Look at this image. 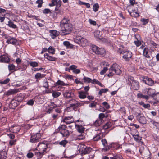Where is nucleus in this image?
Instances as JSON below:
<instances>
[{"instance_id": "obj_1", "label": "nucleus", "mask_w": 159, "mask_h": 159, "mask_svg": "<svg viewBox=\"0 0 159 159\" xmlns=\"http://www.w3.org/2000/svg\"><path fill=\"white\" fill-rule=\"evenodd\" d=\"M120 67L118 64H114L112 65L109 70V73L107 76L109 77H112L115 74L120 75L121 73Z\"/></svg>"}, {"instance_id": "obj_2", "label": "nucleus", "mask_w": 159, "mask_h": 159, "mask_svg": "<svg viewBox=\"0 0 159 159\" xmlns=\"http://www.w3.org/2000/svg\"><path fill=\"white\" fill-rule=\"evenodd\" d=\"M60 26L61 31V34L62 35H66L70 34L71 32L72 25L71 23H67Z\"/></svg>"}, {"instance_id": "obj_3", "label": "nucleus", "mask_w": 159, "mask_h": 159, "mask_svg": "<svg viewBox=\"0 0 159 159\" xmlns=\"http://www.w3.org/2000/svg\"><path fill=\"white\" fill-rule=\"evenodd\" d=\"M118 52L120 54H124L122 57L126 61H129L132 56L131 52L129 51H125L123 49H119Z\"/></svg>"}, {"instance_id": "obj_4", "label": "nucleus", "mask_w": 159, "mask_h": 159, "mask_svg": "<svg viewBox=\"0 0 159 159\" xmlns=\"http://www.w3.org/2000/svg\"><path fill=\"white\" fill-rule=\"evenodd\" d=\"M91 49L96 54L102 55L105 52V50L103 48H99L94 45H92Z\"/></svg>"}, {"instance_id": "obj_5", "label": "nucleus", "mask_w": 159, "mask_h": 159, "mask_svg": "<svg viewBox=\"0 0 159 159\" xmlns=\"http://www.w3.org/2000/svg\"><path fill=\"white\" fill-rule=\"evenodd\" d=\"M68 102L70 104L69 107L74 109L81 106V104L80 103L74 99L70 100Z\"/></svg>"}, {"instance_id": "obj_6", "label": "nucleus", "mask_w": 159, "mask_h": 159, "mask_svg": "<svg viewBox=\"0 0 159 159\" xmlns=\"http://www.w3.org/2000/svg\"><path fill=\"white\" fill-rule=\"evenodd\" d=\"M41 137L40 133H37L32 135L30 137V142L32 143H35L39 141Z\"/></svg>"}, {"instance_id": "obj_7", "label": "nucleus", "mask_w": 159, "mask_h": 159, "mask_svg": "<svg viewBox=\"0 0 159 159\" xmlns=\"http://www.w3.org/2000/svg\"><path fill=\"white\" fill-rule=\"evenodd\" d=\"M79 150L81 152L82 154H89L92 150V149L91 148L87 147L86 146L83 145L82 148L79 149Z\"/></svg>"}, {"instance_id": "obj_8", "label": "nucleus", "mask_w": 159, "mask_h": 159, "mask_svg": "<svg viewBox=\"0 0 159 159\" xmlns=\"http://www.w3.org/2000/svg\"><path fill=\"white\" fill-rule=\"evenodd\" d=\"M47 148V144L46 143H40L38 144L37 148L39 151L43 152L44 153Z\"/></svg>"}, {"instance_id": "obj_9", "label": "nucleus", "mask_w": 159, "mask_h": 159, "mask_svg": "<svg viewBox=\"0 0 159 159\" xmlns=\"http://www.w3.org/2000/svg\"><path fill=\"white\" fill-rule=\"evenodd\" d=\"M19 105V102H17L16 99L14 97L11 100V101L10 102L9 105V107L10 108L15 109Z\"/></svg>"}, {"instance_id": "obj_10", "label": "nucleus", "mask_w": 159, "mask_h": 159, "mask_svg": "<svg viewBox=\"0 0 159 159\" xmlns=\"http://www.w3.org/2000/svg\"><path fill=\"white\" fill-rule=\"evenodd\" d=\"M141 115V113H139L137 116V118L140 123L143 124H145L147 123L146 118L143 115Z\"/></svg>"}, {"instance_id": "obj_11", "label": "nucleus", "mask_w": 159, "mask_h": 159, "mask_svg": "<svg viewBox=\"0 0 159 159\" xmlns=\"http://www.w3.org/2000/svg\"><path fill=\"white\" fill-rule=\"evenodd\" d=\"M20 89H14L9 90L5 93L7 96L10 95H14L19 92Z\"/></svg>"}, {"instance_id": "obj_12", "label": "nucleus", "mask_w": 159, "mask_h": 159, "mask_svg": "<svg viewBox=\"0 0 159 159\" xmlns=\"http://www.w3.org/2000/svg\"><path fill=\"white\" fill-rule=\"evenodd\" d=\"M143 81L146 84L149 86H152L154 84V81L152 79L148 78V77H145Z\"/></svg>"}, {"instance_id": "obj_13", "label": "nucleus", "mask_w": 159, "mask_h": 159, "mask_svg": "<svg viewBox=\"0 0 159 159\" xmlns=\"http://www.w3.org/2000/svg\"><path fill=\"white\" fill-rule=\"evenodd\" d=\"M64 97L66 98H73L74 96V93L71 91H66L63 92Z\"/></svg>"}, {"instance_id": "obj_14", "label": "nucleus", "mask_w": 159, "mask_h": 159, "mask_svg": "<svg viewBox=\"0 0 159 159\" xmlns=\"http://www.w3.org/2000/svg\"><path fill=\"white\" fill-rule=\"evenodd\" d=\"M10 61V58L6 55H3L0 56V62L8 63Z\"/></svg>"}, {"instance_id": "obj_15", "label": "nucleus", "mask_w": 159, "mask_h": 159, "mask_svg": "<svg viewBox=\"0 0 159 159\" xmlns=\"http://www.w3.org/2000/svg\"><path fill=\"white\" fill-rule=\"evenodd\" d=\"M146 90L148 95L152 97H155L157 95V94L155 93V90L154 89H147Z\"/></svg>"}, {"instance_id": "obj_16", "label": "nucleus", "mask_w": 159, "mask_h": 159, "mask_svg": "<svg viewBox=\"0 0 159 159\" xmlns=\"http://www.w3.org/2000/svg\"><path fill=\"white\" fill-rule=\"evenodd\" d=\"M131 88L134 90H137L139 87V83L137 80L134 81L131 84Z\"/></svg>"}, {"instance_id": "obj_17", "label": "nucleus", "mask_w": 159, "mask_h": 159, "mask_svg": "<svg viewBox=\"0 0 159 159\" xmlns=\"http://www.w3.org/2000/svg\"><path fill=\"white\" fill-rule=\"evenodd\" d=\"M24 97L25 95L24 94L20 93L17 95V96H15L14 98L17 102H19L20 104V102L23 101Z\"/></svg>"}, {"instance_id": "obj_18", "label": "nucleus", "mask_w": 159, "mask_h": 159, "mask_svg": "<svg viewBox=\"0 0 159 159\" xmlns=\"http://www.w3.org/2000/svg\"><path fill=\"white\" fill-rule=\"evenodd\" d=\"M63 121L67 124H70L74 122V119L72 116H68L64 119Z\"/></svg>"}, {"instance_id": "obj_19", "label": "nucleus", "mask_w": 159, "mask_h": 159, "mask_svg": "<svg viewBox=\"0 0 159 159\" xmlns=\"http://www.w3.org/2000/svg\"><path fill=\"white\" fill-rule=\"evenodd\" d=\"M129 12L130 15L133 17H137L139 16L138 9H134L132 10V12Z\"/></svg>"}, {"instance_id": "obj_20", "label": "nucleus", "mask_w": 159, "mask_h": 159, "mask_svg": "<svg viewBox=\"0 0 159 159\" xmlns=\"http://www.w3.org/2000/svg\"><path fill=\"white\" fill-rule=\"evenodd\" d=\"M88 44L87 40L83 37H82L80 42L79 44L82 47H85Z\"/></svg>"}, {"instance_id": "obj_21", "label": "nucleus", "mask_w": 159, "mask_h": 159, "mask_svg": "<svg viewBox=\"0 0 159 159\" xmlns=\"http://www.w3.org/2000/svg\"><path fill=\"white\" fill-rule=\"evenodd\" d=\"M10 130L13 133H16L19 132L20 129V127L17 126H11L10 128Z\"/></svg>"}, {"instance_id": "obj_22", "label": "nucleus", "mask_w": 159, "mask_h": 159, "mask_svg": "<svg viewBox=\"0 0 159 159\" xmlns=\"http://www.w3.org/2000/svg\"><path fill=\"white\" fill-rule=\"evenodd\" d=\"M7 156V154L5 150L0 151V159H6Z\"/></svg>"}, {"instance_id": "obj_23", "label": "nucleus", "mask_w": 159, "mask_h": 159, "mask_svg": "<svg viewBox=\"0 0 159 159\" xmlns=\"http://www.w3.org/2000/svg\"><path fill=\"white\" fill-rule=\"evenodd\" d=\"M50 33L52 39H54L56 37L58 36L59 32L55 30H51Z\"/></svg>"}, {"instance_id": "obj_24", "label": "nucleus", "mask_w": 159, "mask_h": 159, "mask_svg": "<svg viewBox=\"0 0 159 159\" xmlns=\"http://www.w3.org/2000/svg\"><path fill=\"white\" fill-rule=\"evenodd\" d=\"M6 42L8 43L15 45L17 42V40L14 37H11L9 38V40H7Z\"/></svg>"}, {"instance_id": "obj_25", "label": "nucleus", "mask_w": 159, "mask_h": 159, "mask_svg": "<svg viewBox=\"0 0 159 159\" xmlns=\"http://www.w3.org/2000/svg\"><path fill=\"white\" fill-rule=\"evenodd\" d=\"M102 32L99 30L95 31L94 32V35L97 39H100L101 38Z\"/></svg>"}, {"instance_id": "obj_26", "label": "nucleus", "mask_w": 159, "mask_h": 159, "mask_svg": "<svg viewBox=\"0 0 159 159\" xmlns=\"http://www.w3.org/2000/svg\"><path fill=\"white\" fill-rule=\"evenodd\" d=\"M76 127L77 131L80 133H81L82 134L84 132L85 128L82 125H76Z\"/></svg>"}, {"instance_id": "obj_27", "label": "nucleus", "mask_w": 159, "mask_h": 159, "mask_svg": "<svg viewBox=\"0 0 159 159\" xmlns=\"http://www.w3.org/2000/svg\"><path fill=\"white\" fill-rule=\"evenodd\" d=\"M60 133L61 134L62 136L64 137H67L70 135V132L68 130L66 129L64 130L61 131Z\"/></svg>"}, {"instance_id": "obj_28", "label": "nucleus", "mask_w": 159, "mask_h": 159, "mask_svg": "<svg viewBox=\"0 0 159 159\" xmlns=\"http://www.w3.org/2000/svg\"><path fill=\"white\" fill-rule=\"evenodd\" d=\"M148 48H145L143 50V55L146 58H150V57L148 54Z\"/></svg>"}, {"instance_id": "obj_29", "label": "nucleus", "mask_w": 159, "mask_h": 159, "mask_svg": "<svg viewBox=\"0 0 159 159\" xmlns=\"http://www.w3.org/2000/svg\"><path fill=\"white\" fill-rule=\"evenodd\" d=\"M135 80H134V78L131 76H129L126 79V81L127 84H131Z\"/></svg>"}, {"instance_id": "obj_30", "label": "nucleus", "mask_w": 159, "mask_h": 159, "mask_svg": "<svg viewBox=\"0 0 159 159\" xmlns=\"http://www.w3.org/2000/svg\"><path fill=\"white\" fill-rule=\"evenodd\" d=\"M111 159H123L122 156L119 154H113V157H110Z\"/></svg>"}, {"instance_id": "obj_31", "label": "nucleus", "mask_w": 159, "mask_h": 159, "mask_svg": "<svg viewBox=\"0 0 159 159\" xmlns=\"http://www.w3.org/2000/svg\"><path fill=\"white\" fill-rule=\"evenodd\" d=\"M137 98H144L147 100L148 99L149 97L147 95H144L141 93H139L137 94Z\"/></svg>"}, {"instance_id": "obj_32", "label": "nucleus", "mask_w": 159, "mask_h": 159, "mask_svg": "<svg viewBox=\"0 0 159 159\" xmlns=\"http://www.w3.org/2000/svg\"><path fill=\"white\" fill-rule=\"evenodd\" d=\"M103 135V134L102 133H99L93 137V139L94 141H98L101 139V137Z\"/></svg>"}, {"instance_id": "obj_33", "label": "nucleus", "mask_w": 159, "mask_h": 159, "mask_svg": "<svg viewBox=\"0 0 159 159\" xmlns=\"http://www.w3.org/2000/svg\"><path fill=\"white\" fill-rule=\"evenodd\" d=\"M45 58L51 61H54L55 60V58L54 57L49 56L48 53H45L44 55Z\"/></svg>"}, {"instance_id": "obj_34", "label": "nucleus", "mask_w": 159, "mask_h": 159, "mask_svg": "<svg viewBox=\"0 0 159 159\" xmlns=\"http://www.w3.org/2000/svg\"><path fill=\"white\" fill-rule=\"evenodd\" d=\"M82 37L80 36H77L74 39V41L75 43L79 44L80 42Z\"/></svg>"}, {"instance_id": "obj_35", "label": "nucleus", "mask_w": 159, "mask_h": 159, "mask_svg": "<svg viewBox=\"0 0 159 159\" xmlns=\"http://www.w3.org/2000/svg\"><path fill=\"white\" fill-rule=\"evenodd\" d=\"M7 24L10 27L14 29L16 28L17 26L16 25L14 24L11 20H9V21H8V23Z\"/></svg>"}, {"instance_id": "obj_36", "label": "nucleus", "mask_w": 159, "mask_h": 159, "mask_svg": "<svg viewBox=\"0 0 159 159\" xmlns=\"http://www.w3.org/2000/svg\"><path fill=\"white\" fill-rule=\"evenodd\" d=\"M67 23H70L69 22V20L67 18H64L62 20L61 22L60 25L61 26L62 24H63L62 25H64L65 24H66Z\"/></svg>"}, {"instance_id": "obj_37", "label": "nucleus", "mask_w": 159, "mask_h": 159, "mask_svg": "<svg viewBox=\"0 0 159 159\" xmlns=\"http://www.w3.org/2000/svg\"><path fill=\"white\" fill-rule=\"evenodd\" d=\"M86 93L84 92H80L79 93V97L81 99H84L86 97Z\"/></svg>"}, {"instance_id": "obj_38", "label": "nucleus", "mask_w": 159, "mask_h": 159, "mask_svg": "<svg viewBox=\"0 0 159 159\" xmlns=\"http://www.w3.org/2000/svg\"><path fill=\"white\" fill-rule=\"evenodd\" d=\"M66 126L65 125H62L59 126L57 129V130L59 132L63 130H66Z\"/></svg>"}, {"instance_id": "obj_39", "label": "nucleus", "mask_w": 159, "mask_h": 159, "mask_svg": "<svg viewBox=\"0 0 159 159\" xmlns=\"http://www.w3.org/2000/svg\"><path fill=\"white\" fill-rule=\"evenodd\" d=\"M102 123V120L98 119L94 123V125L96 126H100Z\"/></svg>"}, {"instance_id": "obj_40", "label": "nucleus", "mask_w": 159, "mask_h": 159, "mask_svg": "<svg viewBox=\"0 0 159 159\" xmlns=\"http://www.w3.org/2000/svg\"><path fill=\"white\" fill-rule=\"evenodd\" d=\"M44 154V153L43 152H41L39 151V152H35V154L38 158H41L42 156Z\"/></svg>"}, {"instance_id": "obj_41", "label": "nucleus", "mask_w": 159, "mask_h": 159, "mask_svg": "<svg viewBox=\"0 0 159 159\" xmlns=\"http://www.w3.org/2000/svg\"><path fill=\"white\" fill-rule=\"evenodd\" d=\"M91 83L93 84H97L101 86L102 87V84L101 83H100L98 80H97L95 79H93V80H92V81H91Z\"/></svg>"}, {"instance_id": "obj_42", "label": "nucleus", "mask_w": 159, "mask_h": 159, "mask_svg": "<svg viewBox=\"0 0 159 159\" xmlns=\"http://www.w3.org/2000/svg\"><path fill=\"white\" fill-rule=\"evenodd\" d=\"M68 142L66 140H64L59 142V144L65 147L66 145L68 143Z\"/></svg>"}, {"instance_id": "obj_43", "label": "nucleus", "mask_w": 159, "mask_h": 159, "mask_svg": "<svg viewBox=\"0 0 159 159\" xmlns=\"http://www.w3.org/2000/svg\"><path fill=\"white\" fill-rule=\"evenodd\" d=\"M108 91V89L106 88V89H101L99 93L98 94L100 95H102V93H106Z\"/></svg>"}, {"instance_id": "obj_44", "label": "nucleus", "mask_w": 159, "mask_h": 159, "mask_svg": "<svg viewBox=\"0 0 159 159\" xmlns=\"http://www.w3.org/2000/svg\"><path fill=\"white\" fill-rule=\"evenodd\" d=\"M7 121V118L5 117H2L0 118V123L3 125Z\"/></svg>"}, {"instance_id": "obj_45", "label": "nucleus", "mask_w": 159, "mask_h": 159, "mask_svg": "<svg viewBox=\"0 0 159 159\" xmlns=\"http://www.w3.org/2000/svg\"><path fill=\"white\" fill-rule=\"evenodd\" d=\"M48 52L52 54H54L55 53V49L53 48L52 47L50 46L49 47L48 49Z\"/></svg>"}, {"instance_id": "obj_46", "label": "nucleus", "mask_w": 159, "mask_h": 159, "mask_svg": "<svg viewBox=\"0 0 159 159\" xmlns=\"http://www.w3.org/2000/svg\"><path fill=\"white\" fill-rule=\"evenodd\" d=\"M99 7L98 4L95 3L93 5V9L95 12L97 11L99 8Z\"/></svg>"}, {"instance_id": "obj_47", "label": "nucleus", "mask_w": 159, "mask_h": 159, "mask_svg": "<svg viewBox=\"0 0 159 159\" xmlns=\"http://www.w3.org/2000/svg\"><path fill=\"white\" fill-rule=\"evenodd\" d=\"M63 44L67 48H71V44L68 41H64L63 43Z\"/></svg>"}, {"instance_id": "obj_48", "label": "nucleus", "mask_w": 159, "mask_h": 159, "mask_svg": "<svg viewBox=\"0 0 159 159\" xmlns=\"http://www.w3.org/2000/svg\"><path fill=\"white\" fill-rule=\"evenodd\" d=\"M97 102L93 101L91 102L90 104L89 105V107L91 108H95L97 105Z\"/></svg>"}, {"instance_id": "obj_49", "label": "nucleus", "mask_w": 159, "mask_h": 159, "mask_svg": "<svg viewBox=\"0 0 159 159\" xmlns=\"http://www.w3.org/2000/svg\"><path fill=\"white\" fill-rule=\"evenodd\" d=\"M83 80L84 82L85 83H91V81H92V79L90 78L85 76H84Z\"/></svg>"}, {"instance_id": "obj_50", "label": "nucleus", "mask_w": 159, "mask_h": 159, "mask_svg": "<svg viewBox=\"0 0 159 159\" xmlns=\"http://www.w3.org/2000/svg\"><path fill=\"white\" fill-rule=\"evenodd\" d=\"M44 77L43 74H41L40 73H37L35 75V77L36 79L41 78Z\"/></svg>"}, {"instance_id": "obj_51", "label": "nucleus", "mask_w": 159, "mask_h": 159, "mask_svg": "<svg viewBox=\"0 0 159 159\" xmlns=\"http://www.w3.org/2000/svg\"><path fill=\"white\" fill-rule=\"evenodd\" d=\"M61 95L60 93L57 92H53L52 93V95L53 97L54 98H57Z\"/></svg>"}, {"instance_id": "obj_52", "label": "nucleus", "mask_w": 159, "mask_h": 159, "mask_svg": "<svg viewBox=\"0 0 159 159\" xmlns=\"http://www.w3.org/2000/svg\"><path fill=\"white\" fill-rule=\"evenodd\" d=\"M36 3L38 4V7L39 8L42 7L43 1V0H38L36 1Z\"/></svg>"}, {"instance_id": "obj_53", "label": "nucleus", "mask_w": 159, "mask_h": 159, "mask_svg": "<svg viewBox=\"0 0 159 159\" xmlns=\"http://www.w3.org/2000/svg\"><path fill=\"white\" fill-rule=\"evenodd\" d=\"M15 67V66L13 64H10L8 66V68L10 71L14 70Z\"/></svg>"}, {"instance_id": "obj_54", "label": "nucleus", "mask_w": 159, "mask_h": 159, "mask_svg": "<svg viewBox=\"0 0 159 159\" xmlns=\"http://www.w3.org/2000/svg\"><path fill=\"white\" fill-rule=\"evenodd\" d=\"M102 144L103 145L104 148L107 147V143L106 140L105 139H102L101 140Z\"/></svg>"}, {"instance_id": "obj_55", "label": "nucleus", "mask_w": 159, "mask_h": 159, "mask_svg": "<svg viewBox=\"0 0 159 159\" xmlns=\"http://www.w3.org/2000/svg\"><path fill=\"white\" fill-rule=\"evenodd\" d=\"M30 66L32 67H35L38 66V63L37 62L33 61L29 63Z\"/></svg>"}, {"instance_id": "obj_56", "label": "nucleus", "mask_w": 159, "mask_h": 159, "mask_svg": "<svg viewBox=\"0 0 159 159\" xmlns=\"http://www.w3.org/2000/svg\"><path fill=\"white\" fill-rule=\"evenodd\" d=\"M111 126V124L109 123H107L103 126V128L104 129H106L109 128Z\"/></svg>"}, {"instance_id": "obj_57", "label": "nucleus", "mask_w": 159, "mask_h": 159, "mask_svg": "<svg viewBox=\"0 0 159 159\" xmlns=\"http://www.w3.org/2000/svg\"><path fill=\"white\" fill-rule=\"evenodd\" d=\"M108 68L107 67H104L102 70L100 72V74L101 75L104 74L106 72V71L108 70Z\"/></svg>"}, {"instance_id": "obj_58", "label": "nucleus", "mask_w": 159, "mask_h": 159, "mask_svg": "<svg viewBox=\"0 0 159 159\" xmlns=\"http://www.w3.org/2000/svg\"><path fill=\"white\" fill-rule=\"evenodd\" d=\"M131 134L132 135V136L135 141H139V136L138 134Z\"/></svg>"}, {"instance_id": "obj_59", "label": "nucleus", "mask_w": 159, "mask_h": 159, "mask_svg": "<svg viewBox=\"0 0 159 159\" xmlns=\"http://www.w3.org/2000/svg\"><path fill=\"white\" fill-rule=\"evenodd\" d=\"M103 105L105 106V107L107 109H108L110 108V105L108 104L107 102H104L102 103Z\"/></svg>"}, {"instance_id": "obj_60", "label": "nucleus", "mask_w": 159, "mask_h": 159, "mask_svg": "<svg viewBox=\"0 0 159 159\" xmlns=\"http://www.w3.org/2000/svg\"><path fill=\"white\" fill-rule=\"evenodd\" d=\"M57 0H52V3L49 4L50 6L52 7L56 5Z\"/></svg>"}, {"instance_id": "obj_61", "label": "nucleus", "mask_w": 159, "mask_h": 159, "mask_svg": "<svg viewBox=\"0 0 159 159\" xmlns=\"http://www.w3.org/2000/svg\"><path fill=\"white\" fill-rule=\"evenodd\" d=\"M112 146V145L111 144L109 146H107V147H105V148H104L103 150H104L105 151H108V150L110 149L111 148Z\"/></svg>"}, {"instance_id": "obj_62", "label": "nucleus", "mask_w": 159, "mask_h": 159, "mask_svg": "<svg viewBox=\"0 0 159 159\" xmlns=\"http://www.w3.org/2000/svg\"><path fill=\"white\" fill-rule=\"evenodd\" d=\"M34 101L33 99H30L28 101L27 104L29 105L32 106L34 103Z\"/></svg>"}, {"instance_id": "obj_63", "label": "nucleus", "mask_w": 159, "mask_h": 159, "mask_svg": "<svg viewBox=\"0 0 159 159\" xmlns=\"http://www.w3.org/2000/svg\"><path fill=\"white\" fill-rule=\"evenodd\" d=\"M10 81V79L9 78H7L3 81H2V84H5L8 83Z\"/></svg>"}, {"instance_id": "obj_64", "label": "nucleus", "mask_w": 159, "mask_h": 159, "mask_svg": "<svg viewBox=\"0 0 159 159\" xmlns=\"http://www.w3.org/2000/svg\"><path fill=\"white\" fill-rule=\"evenodd\" d=\"M43 13L44 14H47L51 12L50 10L49 9H45L43 11Z\"/></svg>"}]
</instances>
